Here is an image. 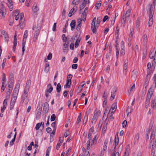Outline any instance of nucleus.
Listing matches in <instances>:
<instances>
[{"mask_svg":"<svg viewBox=\"0 0 156 156\" xmlns=\"http://www.w3.org/2000/svg\"><path fill=\"white\" fill-rule=\"evenodd\" d=\"M38 107L37 111V114H36V119H38L40 116L41 115V113L42 111V108H40V107L39 109H38Z\"/></svg>","mask_w":156,"mask_h":156,"instance_id":"nucleus-13","label":"nucleus"},{"mask_svg":"<svg viewBox=\"0 0 156 156\" xmlns=\"http://www.w3.org/2000/svg\"><path fill=\"white\" fill-rule=\"evenodd\" d=\"M7 4L10 11H12L13 9V2L12 1V0H8Z\"/></svg>","mask_w":156,"mask_h":156,"instance_id":"nucleus-9","label":"nucleus"},{"mask_svg":"<svg viewBox=\"0 0 156 156\" xmlns=\"http://www.w3.org/2000/svg\"><path fill=\"white\" fill-rule=\"evenodd\" d=\"M56 118V116L55 114H53L51 116V120L53 121L55 120Z\"/></svg>","mask_w":156,"mask_h":156,"instance_id":"nucleus-54","label":"nucleus"},{"mask_svg":"<svg viewBox=\"0 0 156 156\" xmlns=\"http://www.w3.org/2000/svg\"><path fill=\"white\" fill-rule=\"evenodd\" d=\"M98 139V137H97V135H95L94 138H93V140L92 141V143L91 144V145H93V144L95 145L97 143V140Z\"/></svg>","mask_w":156,"mask_h":156,"instance_id":"nucleus-28","label":"nucleus"},{"mask_svg":"<svg viewBox=\"0 0 156 156\" xmlns=\"http://www.w3.org/2000/svg\"><path fill=\"white\" fill-rule=\"evenodd\" d=\"M92 133H89L88 134V138L89 140L87 141V146H90V140L91 139V135Z\"/></svg>","mask_w":156,"mask_h":156,"instance_id":"nucleus-21","label":"nucleus"},{"mask_svg":"<svg viewBox=\"0 0 156 156\" xmlns=\"http://www.w3.org/2000/svg\"><path fill=\"white\" fill-rule=\"evenodd\" d=\"M4 2H2L0 4V19H2L3 18L6 14V10L4 6Z\"/></svg>","mask_w":156,"mask_h":156,"instance_id":"nucleus-5","label":"nucleus"},{"mask_svg":"<svg viewBox=\"0 0 156 156\" xmlns=\"http://www.w3.org/2000/svg\"><path fill=\"white\" fill-rule=\"evenodd\" d=\"M74 10V7L73 8L71 9L69 11V16L71 17L73 14H74L73 11Z\"/></svg>","mask_w":156,"mask_h":156,"instance_id":"nucleus-43","label":"nucleus"},{"mask_svg":"<svg viewBox=\"0 0 156 156\" xmlns=\"http://www.w3.org/2000/svg\"><path fill=\"white\" fill-rule=\"evenodd\" d=\"M115 144L118 145L119 142V139L118 135H116L115 139Z\"/></svg>","mask_w":156,"mask_h":156,"instance_id":"nucleus-36","label":"nucleus"},{"mask_svg":"<svg viewBox=\"0 0 156 156\" xmlns=\"http://www.w3.org/2000/svg\"><path fill=\"white\" fill-rule=\"evenodd\" d=\"M79 0H73L72 4L74 5H78L79 4Z\"/></svg>","mask_w":156,"mask_h":156,"instance_id":"nucleus-52","label":"nucleus"},{"mask_svg":"<svg viewBox=\"0 0 156 156\" xmlns=\"http://www.w3.org/2000/svg\"><path fill=\"white\" fill-rule=\"evenodd\" d=\"M140 19L138 18L136 22V27L138 28L140 25Z\"/></svg>","mask_w":156,"mask_h":156,"instance_id":"nucleus-53","label":"nucleus"},{"mask_svg":"<svg viewBox=\"0 0 156 156\" xmlns=\"http://www.w3.org/2000/svg\"><path fill=\"white\" fill-rule=\"evenodd\" d=\"M156 4V0H153V5H149L148 7V9L147 12L149 14L151 17H153L154 12V10L155 8V5Z\"/></svg>","mask_w":156,"mask_h":156,"instance_id":"nucleus-4","label":"nucleus"},{"mask_svg":"<svg viewBox=\"0 0 156 156\" xmlns=\"http://www.w3.org/2000/svg\"><path fill=\"white\" fill-rule=\"evenodd\" d=\"M12 92H9V91H7L6 93V97L7 98H8V99L9 98V97H10V94H11V93Z\"/></svg>","mask_w":156,"mask_h":156,"instance_id":"nucleus-62","label":"nucleus"},{"mask_svg":"<svg viewBox=\"0 0 156 156\" xmlns=\"http://www.w3.org/2000/svg\"><path fill=\"white\" fill-rule=\"evenodd\" d=\"M80 40H81V39L79 38H78L77 39V40L75 44V47L76 48H77L78 47Z\"/></svg>","mask_w":156,"mask_h":156,"instance_id":"nucleus-37","label":"nucleus"},{"mask_svg":"<svg viewBox=\"0 0 156 156\" xmlns=\"http://www.w3.org/2000/svg\"><path fill=\"white\" fill-rule=\"evenodd\" d=\"M2 84L1 92H2L4 91L6 86V82H2Z\"/></svg>","mask_w":156,"mask_h":156,"instance_id":"nucleus-24","label":"nucleus"},{"mask_svg":"<svg viewBox=\"0 0 156 156\" xmlns=\"http://www.w3.org/2000/svg\"><path fill=\"white\" fill-rule=\"evenodd\" d=\"M49 104L47 102H45L44 103L43 111H45V112H47L49 109Z\"/></svg>","mask_w":156,"mask_h":156,"instance_id":"nucleus-14","label":"nucleus"},{"mask_svg":"<svg viewBox=\"0 0 156 156\" xmlns=\"http://www.w3.org/2000/svg\"><path fill=\"white\" fill-rule=\"evenodd\" d=\"M149 57L151 59H153L154 58H154L153 62H154V63H155V55H154V52H151L149 55Z\"/></svg>","mask_w":156,"mask_h":156,"instance_id":"nucleus-20","label":"nucleus"},{"mask_svg":"<svg viewBox=\"0 0 156 156\" xmlns=\"http://www.w3.org/2000/svg\"><path fill=\"white\" fill-rule=\"evenodd\" d=\"M101 2L100 1L99 2V3H97L95 5V8L97 9H98L101 6Z\"/></svg>","mask_w":156,"mask_h":156,"instance_id":"nucleus-42","label":"nucleus"},{"mask_svg":"<svg viewBox=\"0 0 156 156\" xmlns=\"http://www.w3.org/2000/svg\"><path fill=\"white\" fill-rule=\"evenodd\" d=\"M108 94L107 93L106 90H105L104 91L103 95L102 96V97L104 98V99H107L108 98Z\"/></svg>","mask_w":156,"mask_h":156,"instance_id":"nucleus-46","label":"nucleus"},{"mask_svg":"<svg viewBox=\"0 0 156 156\" xmlns=\"http://www.w3.org/2000/svg\"><path fill=\"white\" fill-rule=\"evenodd\" d=\"M117 102H115L113 103L111 106V109L113 110L114 109H116L117 108Z\"/></svg>","mask_w":156,"mask_h":156,"instance_id":"nucleus-51","label":"nucleus"},{"mask_svg":"<svg viewBox=\"0 0 156 156\" xmlns=\"http://www.w3.org/2000/svg\"><path fill=\"white\" fill-rule=\"evenodd\" d=\"M0 33L1 34V36L4 37L5 41H8L9 40V37L6 32L4 30H0Z\"/></svg>","mask_w":156,"mask_h":156,"instance_id":"nucleus-8","label":"nucleus"},{"mask_svg":"<svg viewBox=\"0 0 156 156\" xmlns=\"http://www.w3.org/2000/svg\"><path fill=\"white\" fill-rule=\"evenodd\" d=\"M13 86V84H9L8 87L9 89L8 91L12 92V87Z\"/></svg>","mask_w":156,"mask_h":156,"instance_id":"nucleus-47","label":"nucleus"},{"mask_svg":"<svg viewBox=\"0 0 156 156\" xmlns=\"http://www.w3.org/2000/svg\"><path fill=\"white\" fill-rule=\"evenodd\" d=\"M38 10V8L37 6V4L34 3L33 5V11L34 12H37Z\"/></svg>","mask_w":156,"mask_h":156,"instance_id":"nucleus-30","label":"nucleus"},{"mask_svg":"<svg viewBox=\"0 0 156 156\" xmlns=\"http://www.w3.org/2000/svg\"><path fill=\"white\" fill-rule=\"evenodd\" d=\"M81 17L82 20L83 21H85L86 18V14L82 13Z\"/></svg>","mask_w":156,"mask_h":156,"instance_id":"nucleus-40","label":"nucleus"},{"mask_svg":"<svg viewBox=\"0 0 156 156\" xmlns=\"http://www.w3.org/2000/svg\"><path fill=\"white\" fill-rule=\"evenodd\" d=\"M56 23H55L53 26V27L52 28V30L54 31H56Z\"/></svg>","mask_w":156,"mask_h":156,"instance_id":"nucleus-63","label":"nucleus"},{"mask_svg":"<svg viewBox=\"0 0 156 156\" xmlns=\"http://www.w3.org/2000/svg\"><path fill=\"white\" fill-rule=\"evenodd\" d=\"M152 17H151L150 16H149V20L148 22V26L151 27L153 24V19Z\"/></svg>","mask_w":156,"mask_h":156,"instance_id":"nucleus-32","label":"nucleus"},{"mask_svg":"<svg viewBox=\"0 0 156 156\" xmlns=\"http://www.w3.org/2000/svg\"><path fill=\"white\" fill-rule=\"evenodd\" d=\"M73 76L71 74H69L68 75L67 78V80H69V81H70L71 82V79L72 78Z\"/></svg>","mask_w":156,"mask_h":156,"instance_id":"nucleus-55","label":"nucleus"},{"mask_svg":"<svg viewBox=\"0 0 156 156\" xmlns=\"http://www.w3.org/2000/svg\"><path fill=\"white\" fill-rule=\"evenodd\" d=\"M133 110V108L131 106H128L126 110V112L128 113H131Z\"/></svg>","mask_w":156,"mask_h":156,"instance_id":"nucleus-39","label":"nucleus"},{"mask_svg":"<svg viewBox=\"0 0 156 156\" xmlns=\"http://www.w3.org/2000/svg\"><path fill=\"white\" fill-rule=\"evenodd\" d=\"M50 67L49 64V63H46L44 71L46 73H48Z\"/></svg>","mask_w":156,"mask_h":156,"instance_id":"nucleus-25","label":"nucleus"},{"mask_svg":"<svg viewBox=\"0 0 156 156\" xmlns=\"http://www.w3.org/2000/svg\"><path fill=\"white\" fill-rule=\"evenodd\" d=\"M28 31L26 30L25 31L23 35V38H26L28 36Z\"/></svg>","mask_w":156,"mask_h":156,"instance_id":"nucleus-60","label":"nucleus"},{"mask_svg":"<svg viewBox=\"0 0 156 156\" xmlns=\"http://www.w3.org/2000/svg\"><path fill=\"white\" fill-rule=\"evenodd\" d=\"M101 18L100 17H98L97 19L96 20V25L97 28H98L99 25L100 23L101 22Z\"/></svg>","mask_w":156,"mask_h":156,"instance_id":"nucleus-41","label":"nucleus"},{"mask_svg":"<svg viewBox=\"0 0 156 156\" xmlns=\"http://www.w3.org/2000/svg\"><path fill=\"white\" fill-rule=\"evenodd\" d=\"M117 89L116 87L114 89L112 90L111 92V98L112 99L110 98L111 101H112L114 99L116 93Z\"/></svg>","mask_w":156,"mask_h":156,"instance_id":"nucleus-12","label":"nucleus"},{"mask_svg":"<svg viewBox=\"0 0 156 156\" xmlns=\"http://www.w3.org/2000/svg\"><path fill=\"white\" fill-rule=\"evenodd\" d=\"M14 105L15 103H14V102H13L12 100H11L10 106V108L11 110H12L13 108L14 107Z\"/></svg>","mask_w":156,"mask_h":156,"instance_id":"nucleus-49","label":"nucleus"},{"mask_svg":"<svg viewBox=\"0 0 156 156\" xmlns=\"http://www.w3.org/2000/svg\"><path fill=\"white\" fill-rule=\"evenodd\" d=\"M24 19H20V26H23L24 25Z\"/></svg>","mask_w":156,"mask_h":156,"instance_id":"nucleus-50","label":"nucleus"},{"mask_svg":"<svg viewBox=\"0 0 156 156\" xmlns=\"http://www.w3.org/2000/svg\"><path fill=\"white\" fill-rule=\"evenodd\" d=\"M108 143V140H105V141L103 150L104 151H106L107 147V144Z\"/></svg>","mask_w":156,"mask_h":156,"instance_id":"nucleus-23","label":"nucleus"},{"mask_svg":"<svg viewBox=\"0 0 156 156\" xmlns=\"http://www.w3.org/2000/svg\"><path fill=\"white\" fill-rule=\"evenodd\" d=\"M97 28L96 24H91V29L93 33H95V31H96V29Z\"/></svg>","mask_w":156,"mask_h":156,"instance_id":"nucleus-18","label":"nucleus"},{"mask_svg":"<svg viewBox=\"0 0 156 156\" xmlns=\"http://www.w3.org/2000/svg\"><path fill=\"white\" fill-rule=\"evenodd\" d=\"M154 101H151V106L153 108H155L156 107V103L154 102Z\"/></svg>","mask_w":156,"mask_h":156,"instance_id":"nucleus-57","label":"nucleus"},{"mask_svg":"<svg viewBox=\"0 0 156 156\" xmlns=\"http://www.w3.org/2000/svg\"><path fill=\"white\" fill-rule=\"evenodd\" d=\"M14 81V76L12 73H11L9 76V84H13Z\"/></svg>","mask_w":156,"mask_h":156,"instance_id":"nucleus-11","label":"nucleus"},{"mask_svg":"<svg viewBox=\"0 0 156 156\" xmlns=\"http://www.w3.org/2000/svg\"><path fill=\"white\" fill-rule=\"evenodd\" d=\"M97 118L98 117L97 116V115H94L93 117V118L92 119L91 122L93 123L94 122V123H95L97 120Z\"/></svg>","mask_w":156,"mask_h":156,"instance_id":"nucleus-44","label":"nucleus"},{"mask_svg":"<svg viewBox=\"0 0 156 156\" xmlns=\"http://www.w3.org/2000/svg\"><path fill=\"white\" fill-rule=\"evenodd\" d=\"M81 116L82 115L81 113H80L78 116V117L77 121H76V123L77 124L79 123V122H80L81 120Z\"/></svg>","mask_w":156,"mask_h":156,"instance_id":"nucleus-45","label":"nucleus"},{"mask_svg":"<svg viewBox=\"0 0 156 156\" xmlns=\"http://www.w3.org/2000/svg\"><path fill=\"white\" fill-rule=\"evenodd\" d=\"M76 23V20H72L70 24V26L71 27L72 30H73L75 29Z\"/></svg>","mask_w":156,"mask_h":156,"instance_id":"nucleus-19","label":"nucleus"},{"mask_svg":"<svg viewBox=\"0 0 156 156\" xmlns=\"http://www.w3.org/2000/svg\"><path fill=\"white\" fill-rule=\"evenodd\" d=\"M147 41V36L146 34H145L144 36V43H146Z\"/></svg>","mask_w":156,"mask_h":156,"instance_id":"nucleus-58","label":"nucleus"},{"mask_svg":"<svg viewBox=\"0 0 156 156\" xmlns=\"http://www.w3.org/2000/svg\"><path fill=\"white\" fill-rule=\"evenodd\" d=\"M129 151V145L126 146V150L125 151V153L124 156H128V154Z\"/></svg>","mask_w":156,"mask_h":156,"instance_id":"nucleus-22","label":"nucleus"},{"mask_svg":"<svg viewBox=\"0 0 156 156\" xmlns=\"http://www.w3.org/2000/svg\"><path fill=\"white\" fill-rule=\"evenodd\" d=\"M133 29H130V34L129 35V37L132 38L133 37Z\"/></svg>","mask_w":156,"mask_h":156,"instance_id":"nucleus-59","label":"nucleus"},{"mask_svg":"<svg viewBox=\"0 0 156 156\" xmlns=\"http://www.w3.org/2000/svg\"><path fill=\"white\" fill-rule=\"evenodd\" d=\"M31 83V81L30 80H29L27 81L26 84L25 88L24 90V91H26V92H29Z\"/></svg>","mask_w":156,"mask_h":156,"instance_id":"nucleus-10","label":"nucleus"},{"mask_svg":"<svg viewBox=\"0 0 156 156\" xmlns=\"http://www.w3.org/2000/svg\"><path fill=\"white\" fill-rule=\"evenodd\" d=\"M71 82L69 80H66V84L65 85L64 87L65 88H69L70 87Z\"/></svg>","mask_w":156,"mask_h":156,"instance_id":"nucleus-33","label":"nucleus"},{"mask_svg":"<svg viewBox=\"0 0 156 156\" xmlns=\"http://www.w3.org/2000/svg\"><path fill=\"white\" fill-rule=\"evenodd\" d=\"M71 37L70 36H68L67 37H66V42L63 44V51L65 52H68L69 50V42L68 41L69 38Z\"/></svg>","mask_w":156,"mask_h":156,"instance_id":"nucleus-6","label":"nucleus"},{"mask_svg":"<svg viewBox=\"0 0 156 156\" xmlns=\"http://www.w3.org/2000/svg\"><path fill=\"white\" fill-rule=\"evenodd\" d=\"M87 2H84L83 1V2L80 5V10H82L84 8L86 5Z\"/></svg>","mask_w":156,"mask_h":156,"instance_id":"nucleus-26","label":"nucleus"},{"mask_svg":"<svg viewBox=\"0 0 156 156\" xmlns=\"http://www.w3.org/2000/svg\"><path fill=\"white\" fill-rule=\"evenodd\" d=\"M68 22L67 21L65 24V25L63 27L62 32L63 33H66V28L68 26Z\"/></svg>","mask_w":156,"mask_h":156,"instance_id":"nucleus-48","label":"nucleus"},{"mask_svg":"<svg viewBox=\"0 0 156 156\" xmlns=\"http://www.w3.org/2000/svg\"><path fill=\"white\" fill-rule=\"evenodd\" d=\"M61 145V141L60 142H58L56 146V149L58 150L60 148V146Z\"/></svg>","mask_w":156,"mask_h":156,"instance_id":"nucleus-61","label":"nucleus"},{"mask_svg":"<svg viewBox=\"0 0 156 156\" xmlns=\"http://www.w3.org/2000/svg\"><path fill=\"white\" fill-rule=\"evenodd\" d=\"M26 38H23V42H22V52H23V54L25 50L24 48H25V45L26 44Z\"/></svg>","mask_w":156,"mask_h":156,"instance_id":"nucleus-17","label":"nucleus"},{"mask_svg":"<svg viewBox=\"0 0 156 156\" xmlns=\"http://www.w3.org/2000/svg\"><path fill=\"white\" fill-rule=\"evenodd\" d=\"M137 72L136 70H133L132 72L131 77L132 79L135 80L136 77V73Z\"/></svg>","mask_w":156,"mask_h":156,"instance_id":"nucleus-27","label":"nucleus"},{"mask_svg":"<svg viewBox=\"0 0 156 156\" xmlns=\"http://www.w3.org/2000/svg\"><path fill=\"white\" fill-rule=\"evenodd\" d=\"M153 90L152 87L149 89L147 94V98L145 102V108H147L150 103V100L153 94Z\"/></svg>","mask_w":156,"mask_h":156,"instance_id":"nucleus-2","label":"nucleus"},{"mask_svg":"<svg viewBox=\"0 0 156 156\" xmlns=\"http://www.w3.org/2000/svg\"><path fill=\"white\" fill-rule=\"evenodd\" d=\"M61 85L59 83H58L56 87V90L57 91L58 93H59L61 91Z\"/></svg>","mask_w":156,"mask_h":156,"instance_id":"nucleus-35","label":"nucleus"},{"mask_svg":"<svg viewBox=\"0 0 156 156\" xmlns=\"http://www.w3.org/2000/svg\"><path fill=\"white\" fill-rule=\"evenodd\" d=\"M42 23L41 21H37V24L33 26L32 29L35 31L34 34L39 35L41 30Z\"/></svg>","mask_w":156,"mask_h":156,"instance_id":"nucleus-3","label":"nucleus"},{"mask_svg":"<svg viewBox=\"0 0 156 156\" xmlns=\"http://www.w3.org/2000/svg\"><path fill=\"white\" fill-rule=\"evenodd\" d=\"M124 48H121V49L120 52V55H125V51Z\"/></svg>","mask_w":156,"mask_h":156,"instance_id":"nucleus-64","label":"nucleus"},{"mask_svg":"<svg viewBox=\"0 0 156 156\" xmlns=\"http://www.w3.org/2000/svg\"><path fill=\"white\" fill-rule=\"evenodd\" d=\"M112 156H119V152H116L115 150H114L112 153Z\"/></svg>","mask_w":156,"mask_h":156,"instance_id":"nucleus-34","label":"nucleus"},{"mask_svg":"<svg viewBox=\"0 0 156 156\" xmlns=\"http://www.w3.org/2000/svg\"><path fill=\"white\" fill-rule=\"evenodd\" d=\"M6 80L5 75L4 73H3L2 75V82H6Z\"/></svg>","mask_w":156,"mask_h":156,"instance_id":"nucleus-56","label":"nucleus"},{"mask_svg":"<svg viewBox=\"0 0 156 156\" xmlns=\"http://www.w3.org/2000/svg\"><path fill=\"white\" fill-rule=\"evenodd\" d=\"M127 68V62H124V67H123V72L125 73H126V69Z\"/></svg>","mask_w":156,"mask_h":156,"instance_id":"nucleus-38","label":"nucleus"},{"mask_svg":"<svg viewBox=\"0 0 156 156\" xmlns=\"http://www.w3.org/2000/svg\"><path fill=\"white\" fill-rule=\"evenodd\" d=\"M126 17L124 16V15H123L122 17V20L121 21V23L123 27H124L125 26V21L126 20Z\"/></svg>","mask_w":156,"mask_h":156,"instance_id":"nucleus-31","label":"nucleus"},{"mask_svg":"<svg viewBox=\"0 0 156 156\" xmlns=\"http://www.w3.org/2000/svg\"><path fill=\"white\" fill-rule=\"evenodd\" d=\"M48 88L46 90L47 92L51 93L53 90V87L51 84L49 83L48 85Z\"/></svg>","mask_w":156,"mask_h":156,"instance_id":"nucleus-16","label":"nucleus"},{"mask_svg":"<svg viewBox=\"0 0 156 156\" xmlns=\"http://www.w3.org/2000/svg\"><path fill=\"white\" fill-rule=\"evenodd\" d=\"M90 146L87 145V149H86L85 151V156H90V153H89L90 151Z\"/></svg>","mask_w":156,"mask_h":156,"instance_id":"nucleus-15","label":"nucleus"},{"mask_svg":"<svg viewBox=\"0 0 156 156\" xmlns=\"http://www.w3.org/2000/svg\"><path fill=\"white\" fill-rule=\"evenodd\" d=\"M131 11V10L130 9H129L126 12V14H125L124 15L125 17L126 18H129V16L130 15V12Z\"/></svg>","mask_w":156,"mask_h":156,"instance_id":"nucleus-29","label":"nucleus"},{"mask_svg":"<svg viewBox=\"0 0 156 156\" xmlns=\"http://www.w3.org/2000/svg\"><path fill=\"white\" fill-rule=\"evenodd\" d=\"M155 132L154 130L152 131L150 139V142H153L151 150V155L153 156H154L155 154L156 147V135H155Z\"/></svg>","mask_w":156,"mask_h":156,"instance_id":"nucleus-1","label":"nucleus"},{"mask_svg":"<svg viewBox=\"0 0 156 156\" xmlns=\"http://www.w3.org/2000/svg\"><path fill=\"white\" fill-rule=\"evenodd\" d=\"M28 92L26 91H24V93L23 94L22 98H21V102L23 103V102H26L27 103L28 100L27 99V96H28Z\"/></svg>","mask_w":156,"mask_h":156,"instance_id":"nucleus-7","label":"nucleus"}]
</instances>
